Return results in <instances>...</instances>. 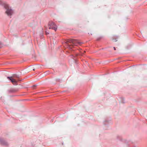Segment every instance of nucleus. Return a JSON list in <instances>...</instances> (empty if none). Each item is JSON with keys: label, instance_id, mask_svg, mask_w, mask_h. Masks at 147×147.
<instances>
[{"label": "nucleus", "instance_id": "obj_1", "mask_svg": "<svg viewBox=\"0 0 147 147\" xmlns=\"http://www.w3.org/2000/svg\"><path fill=\"white\" fill-rule=\"evenodd\" d=\"M66 42L68 47L70 49H71L73 47L72 45L76 46L78 44L81 45L82 43V42H79L77 40L71 39L68 40Z\"/></svg>", "mask_w": 147, "mask_h": 147}, {"label": "nucleus", "instance_id": "obj_2", "mask_svg": "<svg viewBox=\"0 0 147 147\" xmlns=\"http://www.w3.org/2000/svg\"><path fill=\"white\" fill-rule=\"evenodd\" d=\"M20 77L19 76L14 74L11 77H7V78L11 81V82L13 84H16L17 83L18 80L17 79Z\"/></svg>", "mask_w": 147, "mask_h": 147}, {"label": "nucleus", "instance_id": "obj_3", "mask_svg": "<svg viewBox=\"0 0 147 147\" xmlns=\"http://www.w3.org/2000/svg\"><path fill=\"white\" fill-rule=\"evenodd\" d=\"M5 7L7 10L5 12L7 14L8 16L11 15L13 13V11L12 9L9 8L8 5H5Z\"/></svg>", "mask_w": 147, "mask_h": 147}, {"label": "nucleus", "instance_id": "obj_4", "mask_svg": "<svg viewBox=\"0 0 147 147\" xmlns=\"http://www.w3.org/2000/svg\"><path fill=\"white\" fill-rule=\"evenodd\" d=\"M49 28V29H52L56 31L57 27L55 24L53 22H51L49 23L48 25Z\"/></svg>", "mask_w": 147, "mask_h": 147}, {"label": "nucleus", "instance_id": "obj_5", "mask_svg": "<svg viewBox=\"0 0 147 147\" xmlns=\"http://www.w3.org/2000/svg\"><path fill=\"white\" fill-rule=\"evenodd\" d=\"M0 143L3 145H7V143L4 140H0Z\"/></svg>", "mask_w": 147, "mask_h": 147}, {"label": "nucleus", "instance_id": "obj_6", "mask_svg": "<svg viewBox=\"0 0 147 147\" xmlns=\"http://www.w3.org/2000/svg\"><path fill=\"white\" fill-rule=\"evenodd\" d=\"M111 40L112 41H117V39L116 38H114L113 37L111 38Z\"/></svg>", "mask_w": 147, "mask_h": 147}, {"label": "nucleus", "instance_id": "obj_7", "mask_svg": "<svg viewBox=\"0 0 147 147\" xmlns=\"http://www.w3.org/2000/svg\"><path fill=\"white\" fill-rule=\"evenodd\" d=\"M36 86V85H34L32 86V87L34 89V88Z\"/></svg>", "mask_w": 147, "mask_h": 147}, {"label": "nucleus", "instance_id": "obj_8", "mask_svg": "<svg viewBox=\"0 0 147 147\" xmlns=\"http://www.w3.org/2000/svg\"><path fill=\"white\" fill-rule=\"evenodd\" d=\"M113 48H114V50H116V48H115V47H113Z\"/></svg>", "mask_w": 147, "mask_h": 147}, {"label": "nucleus", "instance_id": "obj_9", "mask_svg": "<svg viewBox=\"0 0 147 147\" xmlns=\"http://www.w3.org/2000/svg\"><path fill=\"white\" fill-rule=\"evenodd\" d=\"M49 34V33H47V32H46V34Z\"/></svg>", "mask_w": 147, "mask_h": 147}, {"label": "nucleus", "instance_id": "obj_10", "mask_svg": "<svg viewBox=\"0 0 147 147\" xmlns=\"http://www.w3.org/2000/svg\"><path fill=\"white\" fill-rule=\"evenodd\" d=\"M85 52H86V51H84V53H85Z\"/></svg>", "mask_w": 147, "mask_h": 147}]
</instances>
